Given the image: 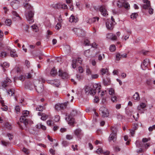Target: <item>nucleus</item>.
Wrapping results in <instances>:
<instances>
[{
	"instance_id": "obj_47",
	"label": "nucleus",
	"mask_w": 155,
	"mask_h": 155,
	"mask_svg": "<svg viewBox=\"0 0 155 155\" xmlns=\"http://www.w3.org/2000/svg\"><path fill=\"white\" fill-rule=\"evenodd\" d=\"M107 69H105L104 68H102L101 71V74L104 75L107 72Z\"/></svg>"
},
{
	"instance_id": "obj_22",
	"label": "nucleus",
	"mask_w": 155,
	"mask_h": 155,
	"mask_svg": "<svg viewBox=\"0 0 155 155\" xmlns=\"http://www.w3.org/2000/svg\"><path fill=\"white\" fill-rule=\"evenodd\" d=\"M99 19V17H94L93 18L89 19L88 22H89V23H90L91 22L94 23L96 22H98Z\"/></svg>"
},
{
	"instance_id": "obj_50",
	"label": "nucleus",
	"mask_w": 155,
	"mask_h": 155,
	"mask_svg": "<svg viewBox=\"0 0 155 155\" xmlns=\"http://www.w3.org/2000/svg\"><path fill=\"white\" fill-rule=\"evenodd\" d=\"M60 119V117L58 115L55 116L54 120L56 122H58Z\"/></svg>"
},
{
	"instance_id": "obj_4",
	"label": "nucleus",
	"mask_w": 155,
	"mask_h": 155,
	"mask_svg": "<svg viewBox=\"0 0 155 155\" xmlns=\"http://www.w3.org/2000/svg\"><path fill=\"white\" fill-rule=\"evenodd\" d=\"M22 114L23 115L20 118V122L23 123L25 126H26L28 124V120L26 118V117L29 114V112L27 110L23 111Z\"/></svg>"
},
{
	"instance_id": "obj_49",
	"label": "nucleus",
	"mask_w": 155,
	"mask_h": 155,
	"mask_svg": "<svg viewBox=\"0 0 155 155\" xmlns=\"http://www.w3.org/2000/svg\"><path fill=\"white\" fill-rule=\"evenodd\" d=\"M61 22H59L57 23V24L56 25L55 28L56 29H60L61 28Z\"/></svg>"
},
{
	"instance_id": "obj_8",
	"label": "nucleus",
	"mask_w": 155,
	"mask_h": 155,
	"mask_svg": "<svg viewBox=\"0 0 155 155\" xmlns=\"http://www.w3.org/2000/svg\"><path fill=\"white\" fill-rule=\"evenodd\" d=\"M12 13L13 15L12 18L13 21H16L17 20H18L21 19V18L16 11H13L12 12Z\"/></svg>"
},
{
	"instance_id": "obj_29",
	"label": "nucleus",
	"mask_w": 155,
	"mask_h": 155,
	"mask_svg": "<svg viewBox=\"0 0 155 155\" xmlns=\"http://www.w3.org/2000/svg\"><path fill=\"white\" fill-rule=\"evenodd\" d=\"M73 61H74L78 65V64H81L82 62V60L81 58H78L76 59H73Z\"/></svg>"
},
{
	"instance_id": "obj_10",
	"label": "nucleus",
	"mask_w": 155,
	"mask_h": 155,
	"mask_svg": "<svg viewBox=\"0 0 155 155\" xmlns=\"http://www.w3.org/2000/svg\"><path fill=\"white\" fill-rule=\"evenodd\" d=\"M59 76L61 78L64 79H67L68 78V73L65 72H63L62 70L60 69L59 71Z\"/></svg>"
},
{
	"instance_id": "obj_6",
	"label": "nucleus",
	"mask_w": 155,
	"mask_h": 155,
	"mask_svg": "<svg viewBox=\"0 0 155 155\" xmlns=\"http://www.w3.org/2000/svg\"><path fill=\"white\" fill-rule=\"evenodd\" d=\"M100 114L102 117H107L109 114V112L107 109L104 107H101L100 109Z\"/></svg>"
},
{
	"instance_id": "obj_17",
	"label": "nucleus",
	"mask_w": 155,
	"mask_h": 155,
	"mask_svg": "<svg viewBox=\"0 0 155 155\" xmlns=\"http://www.w3.org/2000/svg\"><path fill=\"white\" fill-rule=\"evenodd\" d=\"M74 134L78 138H81V137L83 135L81 130L80 129H76L74 132Z\"/></svg>"
},
{
	"instance_id": "obj_2",
	"label": "nucleus",
	"mask_w": 155,
	"mask_h": 155,
	"mask_svg": "<svg viewBox=\"0 0 155 155\" xmlns=\"http://www.w3.org/2000/svg\"><path fill=\"white\" fill-rule=\"evenodd\" d=\"M101 89L100 85L95 84H94L92 87L88 86L86 87L85 88V91L86 94H89L91 95H94L97 91L98 93L100 92Z\"/></svg>"
},
{
	"instance_id": "obj_54",
	"label": "nucleus",
	"mask_w": 155,
	"mask_h": 155,
	"mask_svg": "<svg viewBox=\"0 0 155 155\" xmlns=\"http://www.w3.org/2000/svg\"><path fill=\"white\" fill-rule=\"evenodd\" d=\"M109 92L110 94L113 95L114 94V91L113 89L111 88L109 89Z\"/></svg>"
},
{
	"instance_id": "obj_13",
	"label": "nucleus",
	"mask_w": 155,
	"mask_h": 155,
	"mask_svg": "<svg viewBox=\"0 0 155 155\" xmlns=\"http://www.w3.org/2000/svg\"><path fill=\"white\" fill-rule=\"evenodd\" d=\"M106 38L112 41H115L117 39V36L111 33H108L106 35Z\"/></svg>"
},
{
	"instance_id": "obj_61",
	"label": "nucleus",
	"mask_w": 155,
	"mask_h": 155,
	"mask_svg": "<svg viewBox=\"0 0 155 155\" xmlns=\"http://www.w3.org/2000/svg\"><path fill=\"white\" fill-rule=\"evenodd\" d=\"M76 78L77 79L79 80H82L83 78V77L82 76L78 74H76Z\"/></svg>"
},
{
	"instance_id": "obj_20",
	"label": "nucleus",
	"mask_w": 155,
	"mask_h": 155,
	"mask_svg": "<svg viewBox=\"0 0 155 155\" xmlns=\"http://www.w3.org/2000/svg\"><path fill=\"white\" fill-rule=\"evenodd\" d=\"M127 54H121L120 53H118L116 55V59L117 61H119L120 58H126L127 57Z\"/></svg>"
},
{
	"instance_id": "obj_12",
	"label": "nucleus",
	"mask_w": 155,
	"mask_h": 155,
	"mask_svg": "<svg viewBox=\"0 0 155 155\" xmlns=\"http://www.w3.org/2000/svg\"><path fill=\"white\" fill-rule=\"evenodd\" d=\"M11 5L13 9H17L19 6V2L18 0L14 1L11 3Z\"/></svg>"
},
{
	"instance_id": "obj_31",
	"label": "nucleus",
	"mask_w": 155,
	"mask_h": 155,
	"mask_svg": "<svg viewBox=\"0 0 155 155\" xmlns=\"http://www.w3.org/2000/svg\"><path fill=\"white\" fill-rule=\"evenodd\" d=\"M8 94L10 96H14V90L13 89H10L8 90L7 92Z\"/></svg>"
},
{
	"instance_id": "obj_28",
	"label": "nucleus",
	"mask_w": 155,
	"mask_h": 155,
	"mask_svg": "<svg viewBox=\"0 0 155 155\" xmlns=\"http://www.w3.org/2000/svg\"><path fill=\"white\" fill-rule=\"evenodd\" d=\"M57 70L54 68L51 69L50 72V74L51 76H54L57 74Z\"/></svg>"
},
{
	"instance_id": "obj_38",
	"label": "nucleus",
	"mask_w": 155,
	"mask_h": 155,
	"mask_svg": "<svg viewBox=\"0 0 155 155\" xmlns=\"http://www.w3.org/2000/svg\"><path fill=\"white\" fill-rule=\"evenodd\" d=\"M110 50L111 52H114L116 50L115 45H112L110 47Z\"/></svg>"
},
{
	"instance_id": "obj_56",
	"label": "nucleus",
	"mask_w": 155,
	"mask_h": 155,
	"mask_svg": "<svg viewBox=\"0 0 155 155\" xmlns=\"http://www.w3.org/2000/svg\"><path fill=\"white\" fill-rule=\"evenodd\" d=\"M5 127L8 129H10L11 128V126L8 123H6L5 124Z\"/></svg>"
},
{
	"instance_id": "obj_51",
	"label": "nucleus",
	"mask_w": 155,
	"mask_h": 155,
	"mask_svg": "<svg viewBox=\"0 0 155 155\" xmlns=\"http://www.w3.org/2000/svg\"><path fill=\"white\" fill-rule=\"evenodd\" d=\"M25 77L27 78H31L32 77V74L30 73H27L25 74Z\"/></svg>"
},
{
	"instance_id": "obj_40",
	"label": "nucleus",
	"mask_w": 155,
	"mask_h": 155,
	"mask_svg": "<svg viewBox=\"0 0 155 155\" xmlns=\"http://www.w3.org/2000/svg\"><path fill=\"white\" fill-rule=\"evenodd\" d=\"M99 76V75L97 74H92L91 78V79H97L98 78Z\"/></svg>"
},
{
	"instance_id": "obj_39",
	"label": "nucleus",
	"mask_w": 155,
	"mask_h": 155,
	"mask_svg": "<svg viewBox=\"0 0 155 155\" xmlns=\"http://www.w3.org/2000/svg\"><path fill=\"white\" fill-rule=\"evenodd\" d=\"M46 37L47 39H49L50 37V35L52 34V32L50 31L49 30H48L47 31Z\"/></svg>"
},
{
	"instance_id": "obj_46",
	"label": "nucleus",
	"mask_w": 155,
	"mask_h": 155,
	"mask_svg": "<svg viewBox=\"0 0 155 155\" xmlns=\"http://www.w3.org/2000/svg\"><path fill=\"white\" fill-rule=\"evenodd\" d=\"M137 109L139 111V112L142 113H143L144 111V110L140 106H139L137 107Z\"/></svg>"
},
{
	"instance_id": "obj_37",
	"label": "nucleus",
	"mask_w": 155,
	"mask_h": 155,
	"mask_svg": "<svg viewBox=\"0 0 155 155\" xmlns=\"http://www.w3.org/2000/svg\"><path fill=\"white\" fill-rule=\"evenodd\" d=\"M36 127L37 128H41L43 130H45L46 129V127L41 124H38L36 126Z\"/></svg>"
},
{
	"instance_id": "obj_64",
	"label": "nucleus",
	"mask_w": 155,
	"mask_h": 155,
	"mask_svg": "<svg viewBox=\"0 0 155 155\" xmlns=\"http://www.w3.org/2000/svg\"><path fill=\"white\" fill-rule=\"evenodd\" d=\"M103 150L101 148H98L96 151V152L98 154L102 153Z\"/></svg>"
},
{
	"instance_id": "obj_32",
	"label": "nucleus",
	"mask_w": 155,
	"mask_h": 155,
	"mask_svg": "<svg viewBox=\"0 0 155 155\" xmlns=\"http://www.w3.org/2000/svg\"><path fill=\"white\" fill-rule=\"evenodd\" d=\"M68 102H65L64 103L60 104L61 109H64L67 107L68 105Z\"/></svg>"
},
{
	"instance_id": "obj_11",
	"label": "nucleus",
	"mask_w": 155,
	"mask_h": 155,
	"mask_svg": "<svg viewBox=\"0 0 155 155\" xmlns=\"http://www.w3.org/2000/svg\"><path fill=\"white\" fill-rule=\"evenodd\" d=\"M74 32L78 36L84 37L85 35L84 31L83 30H73Z\"/></svg>"
},
{
	"instance_id": "obj_25",
	"label": "nucleus",
	"mask_w": 155,
	"mask_h": 155,
	"mask_svg": "<svg viewBox=\"0 0 155 155\" xmlns=\"http://www.w3.org/2000/svg\"><path fill=\"white\" fill-rule=\"evenodd\" d=\"M10 53V55L11 57L15 58L18 57V55L16 53V51L15 49H13Z\"/></svg>"
},
{
	"instance_id": "obj_62",
	"label": "nucleus",
	"mask_w": 155,
	"mask_h": 155,
	"mask_svg": "<svg viewBox=\"0 0 155 155\" xmlns=\"http://www.w3.org/2000/svg\"><path fill=\"white\" fill-rule=\"evenodd\" d=\"M117 97L115 96H112L111 97V100L114 102L117 101Z\"/></svg>"
},
{
	"instance_id": "obj_41",
	"label": "nucleus",
	"mask_w": 155,
	"mask_h": 155,
	"mask_svg": "<svg viewBox=\"0 0 155 155\" xmlns=\"http://www.w3.org/2000/svg\"><path fill=\"white\" fill-rule=\"evenodd\" d=\"M5 24L7 26H10L12 24V20L11 19H6L5 21Z\"/></svg>"
},
{
	"instance_id": "obj_33",
	"label": "nucleus",
	"mask_w": 155,
	"mask_h": 155,
	"mask_svg": "<svg viewBox=\"0 0 155 155\" xmlns=\"http://www.w3.org/2000/svg\"><path fill=\"white\" fill-rule=\"evenodd\" d=\"M1 66H2L3 68V70L5 71V68H7L9 66V64L6 62H4L3 64H1Z\"/></svg>"
},
{
	"instance_id": "obj_7",
	"label": "nucleus",
	"mask_w": 155,
	"mask_h": 155,
	"mask_svg": "<svg viewBox=\"0 0 155 155\" xmlns=\"http://www.w3.org/2000/svg\"><path fill=\"white\" fill-rule=\"evenodd\" d=\"M99 11L101 14L104 16L106 17L108 15L106 6L105 5L101 6L99 8Z\"/></svg>"
},
{
	"instance_id": "obj_18",
	"label": "nucleus",
	"mask_w": 155,
	"mask_h": 155,
	"mask_svg": "<svg viewBox=\"0 0 155 155\" xmlns=\"http://www.w3.org/2000/svg\"><path fill=\"white\" fill-rule=\"evenodd\" d=\"M65 120L68 122V124H70L71 125H73L74 124V119L73 117L71 118L69 115H68V117L65 118Z\"/></svg>"
},
{
	"instance_id": "obj_23",
	"label": "nucleus",
	"mask_w": 155,
	"mask_h": 155,
	"mask_svg": "<svg viewBox=\"0 0 155 155\" xmlns=\"http://www.w3.org/2000/svg\"><path fill=\"white\" fill-rule=\"evenodd\" d=\"M77 18H75L74 16L71 15L69 18V21L71 22H76L78 21Z\"/></svg>"
},
{
	"instance_id": "obj_52",
	"label": "nucleus",
	"mask_w": 155,
	"mask_h": 155,
	"mask_svg": "<svg viewBox=\"0 0 155 155\" xmlns=\"http://www.w3.org/2000/svg\"><path fill=\"white\" fill-rule=\"evenodd\" d=\"M36 110H37L42 111L43 110V106H39L37 107L36 108Z\"/></svg>"
},
{
	"instance_id": "obj_59",
	"label": "nucleus",
	"mask_w": 155,
	"mask_h": 155,
	"mask_svg": "<svg viewBox=\"0 0 155 155\" xmlns=\"http://www.w3.org/2000/svg\"><path fill=\"white\" fill-rule=\"evenodd\" d=\"M73 136L70 135H67L66 136V138L68 140L72 139L73 138Z\"/></svg>"
},
{
	"instance_id": "obj_21",
	"label": "nucleus",
	"mask_w": 155,
	"mask_h": 155,
	"mask_svg": "<svg viewBox=\"0 0 155 155\" xmlns=\"http://www.w3.org/2000/svg\"><path fill=\"white\" fill-rule=\"evenodd\" d=\"M149 62V59H145L143 62V63L141 65V67L143 68V66L144 67H146L148 65Z\"/></svg>"
},
{
	"instance_id": "obj_55",
	"label": "nucleus",
	"mask_w": 155,
	"mask_h": 155,
	"mask_svg": "<svg viewBox=\"0 0 155 155\" xmlns=\"http://www.w3.org/2000/svg\"><path fill=\"white\" fill-rule=\"evenodd\" d=\"M78 65L74 61L72 60V66L73 68H76V66Z\"/></svg>"
},
{
	"instance_id": "obj_14",
	"label": "nucleus",
	"mask_w": 155,
	"mask_h": 155,
	"mask_svg": "<svg viewBox=\"0 0 155 155\" xmlns=\"http://www.w3.org/2000/svg\"><path fill=\"white\" fill-rule=\"evenodd\" d=\"M37 91L38 93H41L43 90L44 88L43 84H39L38 86L35 87V88Z\"/></svg>"
},
{
	"instance_id": "obj_43",
	"label": "nucleus",
	"mask_w": 155,
	"mask_h": 155,
	"mask_svg": "<svg viewBox=\"0 0 155 155\" xmlns=\"http://www.w3.org/2000/svg\"><path fill=\"white\" fill-rule=\"evenodd\" d=\"M48 115L45 114H42L41 115V119L43 120H45L48 117Z\"/></svg>"
},
{
	"instance_id": "obj_48",
	"label": "nucleus",
	"mask_w": 155,
	"mask_h": 155,
	"mask_svg": "<svg viewBox=\"0 0 155 155\" xmlns=\"http://www.w3.org/2000/svg\"><path fill=\"white\" fill-rule=\"evenodd\" d=\"M148 130L149 131L151 132L153 130H155V124L149 127Z\"/></svg>"
},
{
	"instance_id": "obj_60",
	"label": "nucleus",
	"mask_w": 155,
	"mask_h": 155,
	"mask_svg": "<svg viewBox=\"0 0 155 155\" xmlns=\"http://www.w3.org/2000/svg\"><path fill=\"white\" fill-rule=\"evenodd\" d=\"M90 41L87 39L85 40L84 41V44L85 45H89L90 44H89Z\"/></svg>"
},
{
	"instance_id": "obj_35",
	"label": "nucleus",
	"mask_w": 155,
	"mask_h": 155,
	"mask_svg": "<svg viewBox=\"0 0 155 155\" xmlns=\"http://www.w3.org/2000/svg\"><path fill=\"white\" fill-rule=\"evenodd\" d=\"M1 103L2 104V107H3L1 108V109H2L3 110L5 111H6L8 110V107L7 106H6L4 105V101H1Z\"/></svg>"
},
{
	"instance_id": "obj_63",
	"label": "nucleus",
	"mask_w": 155,
	"mask_h": 155,
	"mask_svg": "<svg viewBox=\"0 0 155 155\" xmlns=\"http://www.w3.org/2000/svg\"><path fill=\"white\" fill-rule=\"evenodd\" d=\"M78 71L80 73H83L84 70L82 67H79L78 68Z\"/></svg>"
},
{
	"instance_id": "obj_30",
	"label": "nucleus",
	"mask_w": 155,
	"mask_h": 155,
	"mask_svg": "<svg viewBox=\"0 0 155 155\" xmlns=\"http://www.w3.org/2000/svg\"><path fill=\"white\" fill-rule=\"evenodd\" d=\"M86 73L87 75L88 76H89L90 75H91L92 74V71L87 66H86Z\"/></svg>"
},
{
	"instance_id": "obj_9",
	"label": "nucleus",
	"mask_w": 155,
	"mask_h": 155,
	"mask_svg": "<svg viewBox=\"0 0 155 155\" xmlns=\"http://www.w3.org/2000/svg\"><path fill=\"white\" fill-rule=\"evenodd\" d=\"M12 82L11 80L8 78H7L4 81L1 82L2 87L5 88L9 85Z\"/></svg>"
},
{
	"instance_id": "obj_1",
	"label": "nucleus",
	"mask_w": 155,
	"mask_h": 155,
	"mask_svg": "<svg viewBox=\"0 0 155 155\" xmlns=\"http://www.w3.org/2000/svg\"><path fill=\"white\" fill-rule=\"evenodd\" d=\"M24 7L25 9L30 10L26 14V18L29 23L32 24L34 21L33 17L35 12L33 11V7L28 3L25 4Z\"/></svg>"
},
{
	"instance_id": "obj_45",
	"label": "nucleus",
	"mask_w": 155,
	"mask_h": 155,
	"mask_svg": "<svg viewBox=\"0 0 155 155\" xmlns=\"http://www.w3.org/2000/svg\"><path fill=\"white\" fill-rule=\"evenodd\" d=\"M77 114V112L75 110H73L71 113V116H74Z\"/></svg>"
},
{
	"instance_id": "obj_16",
	"label": "nucleus",
	"mask_w": 155,
	"mask_h": 155,
	"mask_svg": "<svg viewBox=\"0 0 155 155\" xmlns=\"http://www.w3.org/2000/svg\"><path fill=\"white\" fill-rule=\"evenodd\" d=\"M106 25L107 29H113L114 28V24L111 21H107Z\"/></svg>"
},
{
	"instance_id": "obj_42",
	"label": "nucleus",
	"mask_w": 155,
	"mask_h": 155,
	"mask_svg": "<svg viewBox=\"0 0 155 155\" xmlns=\"http://www.w3.org/2000/svg\"><path fill=\"white\" fill-rule=\"evenodd\" d=\"M137 15L138 14L137 13H133L131 14L130 15V18L133 19H136Z\"/></svg>"
},
{
	"instance_id": "obj_53",
	"label": "nucleus",
	"mask_w": 155,
	"mask_h": 155,
	"mask_svg": "<svg viewBox=\"0 0 155 155\" xmlns=\"http://www.w3.org/2000/svg\"><path fill=\"white\" fill-rule=\"evenodd\" d=\"M55 109L57 110H61L60 104H56L55 106Z\"/></svg>"
},
{
	"instance_id": "obj_24",
	"label": "nucleus",
	"mask_w": 155,
	"mask_h": 155,
	"mask_svg": "<svg viewBox=\"0 0 155 155\" xmlns=\"http://www.w3.org/2000/svg\"><path fill=\"white\" fill-rule=\"evenodd\" d=\"M142 7L144 9H148L150 7V2H148V3L143 4Z\"/></svg>"
},
{
	"instance_id": "obj_3",
	"label": "nucleus",
	"mask_w": 155,
	"mask_h": 155,
	"mask_svg": "<svg viewBox=\"0 0 155 155\" xmlns=\"http://www.w3.org/2000/svg\"><path fill=\"white\" fill-rule=\"evenodd\" d=\"M111 130L112 131V133L109 137L108 141L109 142H110L111 141L115 142L117 139V128L115 127H111Z\"/></svg>"
},
{
	"instance_id": "obj_57",
	"label": "nucleus",
	"mask_w": 155,
	"mask_h": 155,
	"mask_svg": "<svg viewBox=\"0 0 155 155\" xmlns=\"http://www.w3.org/2000/svg\"><path fill=\"white\" fill-rule=\"evenodd\" d=\"M25 64L26 66L28 68H29L30 66V62L27 60H26L25 61Z\"/></svg>"
},
{
	"instance_id": "obj_15",
	"label": "nucleus",
	"mask_w": 155,
	"mask_h": 155,
	"mask_svg": "<svg viewBox=\"0 0 155 155\" xmlns=\"http://www.w3.org/2000/svg\"><path fill=\"white\" fill-rule=\"evenodd\" d=\"M36 80H34L33 83L35 82ZM25 86L28 88L30 89V90H32L34 88H35L36 86L33 83H31L30 82H28L26 85Z\"/></svg>"
},
{
	"instance_id": "obj_58",
	"label": "nucleus",
	"mask_w": 155,
	"mask_h": 155,
	"mask_svg": "<svg viewBox=\"0 0 155 155\" xmlns=\"http://www.w3.org/2000/svg\"><path fill=\"white\" fill-rule=\"evenodd\" d=\"M127 32L128 33V35H125L124 37V39L125 41L129 38L130 34H131V31H127Z\"/></svg>"
},
{
	"instance_id": "obj_44",
	"label": "nucleus",
	"mask_w": 155,
	"mask_h": 155,
	"mask_svg": "<svg viewBox=\"0 0 155 155\" xmlns=\"http://www.w3.org/2000/svg\"><path fill=\"white\" fill-rule=\"evenodd\" d=\"M1 142L2 144L5 146H8L10 144V142H6L3 141H2Z\"/></svg>"
},
{
	"instance_id": "obj_27",
	"label": "nucleus",
	"mask_w": 155,
	"mask_h": 155,
	"mask_svg": "<svg viewBox=\"0 0 155 155\" xmlns=\"http://www.w3.org/2000/svg\"><path fill=\"white\" fill-rule=\"evenodd\" d=\"M110 79L109 78H107L106 79L103 80V83L104 85L107 86L110 84Z\"/></svg>"
},
{
	"instance_id": "obj_36",
	"label": "nucleus",
	"mask_w": 155,
	"mask_h": 155,
	"mask_svg": "<svg viewBox=\"0 0 155 155\" xmlns=\"http://www.w3.org/2000/svg\"><path fill=\"white\" fill-rule=\"evenodd\" d=\"M135 143L137 147L140 148L142 146V142L139 140H137L136 142Z\"/></svg>"
},
{
	"instance_id": "obj_5",
	"label": "nucleus",
	"mask_w": 155,
	"mask_h": 155,
	"mask_svg": "<svg viewBox=\"0 0 155 155\" xmlns=\"http://www.w3.org/2000/svg\"><path fill=\"white\" fill-rule=\"evenodd\" d=\"M117 5L119 8L124 6L126 9H129L130 8L129 4L126 2L125 0H121V2L118 1L117 3Z\"/></svg>"
},
{
	"instance_id": "obj_19",
	"label": "nucleus",
	"mask_w": 155,
	"mask_h": 155,
	"mask_svg": "<svg viewBox=\"0 0 155 155\" xmlns=\"http://www.w3.org/2000/svg\"><path fill=\"white\" fill-rule=\"evenodd\" d=\"M41 33L39 32V30H32L31 35L34 36L38 37Z\"/></svg>"
},
{
	"instance_id": "obj_26",
	"label": "nucleus",
	"mask_w": 155,
	"mask_h": 155,
	"mask_svg": "<svg viewBox=\"0 0 155 155\" xmlns=\"http://www.w3.org/2000/svg\"><path fill=\"white\" fill-rule=\"evenodd\" d=\"M133 98L135 100H137V101L140 100V98L138 92H136L133 95Z\"/></svg>"
},
{
	"instance_id": "obj_34",
	"label": "nucleus",
	"mask_w": 155,
	"mask_h": 155,
	"mask_svg": "<svg viewBox=\"0 0 155 155\" xmlns=\"http://www.w3.org/2000/svg\"><path fill=\"white\" fill-rule=\"evenodd\" d=\"M8 55L7 53L4 51H2L1 53L0 56L1 58H3L6 57Z\"/></svg>"
}]
</instances>
